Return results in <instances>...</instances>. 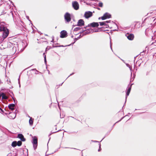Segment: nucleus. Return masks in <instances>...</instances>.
Instances as JSON below:
<instances>
[{"label": "nucleus", "mask_w": 156, "mask_h": 156, "mask_svg": "<svg viewBox=\"0 0 156 156\" xmlns=\"http://www.w3.org/2000/svg\"><path fill=\"white\" fill-rule=\"evenodd\" d=\"M9 30L7 27H0V32H3L2 37L3 39L2 41L6 38L9 34Z\"/></svg>", "instance_id": "nucleus-1"}, {"label": "nucleus", "mask_w": 156, "mask_h": 156, "mask_svg": "<svg viewBox=\"0 0 156 156\" xmlns=\"http://www.w3.org/2000/svg\"><path fill=\"white\" fill-rule=\"evenodd\" d=\"M37 140H38L37 137L36 136H34L32 142L33 145V147L34 150H35L37 148Z\"/></svg>", "instance_id": "nucleus-2"}, {"label": "nucleus", "mask_w": 156, "mask_h": 156, "mask_svg": "<svg viewBox=\"0 0 156 156\" xmlns=\"http://www.w3.org/2000/svg\"><path fill=\"white\" fill-rule=\"evenodd\" d=\"M64 19L66 23L69 22L71 20L70 14L68 12H66L64 15Z\"/></svg>", "instance_id": "nucleus-3"}, {"label": "nucleus", "mask_w": 156, "mask_h": 156, "mask_svg": "<svg viewBox=\"0 0 156 156\" xmlns=\"http://www.w3.org/2000/svg\"><path fill=\"white\" fill-rule=\"evenodd\" d=\"M5 114L7 115H9V117L10 119H14L16 116V112H9L5 113Z\"/></svg>", "instance_id": "nucleus-4"}, {"label": "nucleus", "mask_w": 156, "mask_h": 156, "mask_svg": "<svg viewBox=\"0 0 156 156\" xmlns=\"http://www.w3.org/2000/svg\"><path fill=\"white\" fill-rule=\"evenodd\" d=\"M111 17V14L107 12L105 13L103 16L101 17V19L102 20H104L110 18Z\"/></svg>", "instance_id": "nucleus-5"}, {"label": "nucleus", "mask_w": 156, "mask_h": 156, "mask_svg": "<svg viewBox=\"0 0 156 156\" xmlns=\"http://www.w3.org/2000/svg\"><path fill=\"white\" fill-rule=\"evenodd\" d=\"M93 32L94 31L93 29H91V28L87 29L85 30V31L84 33L82 35V36H83Z\"/></svg>", "instance_id": "nucleus-6"}, {"label": "nucleus", "mask_w": 156, "mask_h": 156, "mask_svg": "<svg viewBox=\"0 0 156 156\" xmlns=\"http://www.w3.org/2000/svg\"><path fill=\"white\" fill-rule=\"evenodd\" d=\"M60 37L64 38L68 36V33L65 30H62L60 33Z\"/></svg>", "instance_id": "nucleus-7"}, {"label": "nucleus", "mask_w": 156, "mask_h": 156, "mask_svg": "<svg viewBox=\"0 0 156 156\" xmlns=\"http://www.w3.org/2000/svg\"><path fill=\"white\" fill-rule=\"evenodd\" d=\"M92 12H91L88 11L85 12L84 17L86 19H88L92 16Z\"/></svg>", "instance_id": "nucleus-8"}, {"label": "nucleus", "mask_w": 156, "mask_h": 156, "mask_svg": "<svg viewBox=\"0 0 156 156\" xmlns=\"http://www.w3.org/2000/svg\"><path fill=\"white\" fill-rule=\"evenodd\" d=\"M72 5L73 8L76 10L79 9V5L77 1H74L72 2Z\"/></svg>", "instance_id": "nucleus-9"}, {"label": "nucleus", "mask_w": 156, "mask_h": 156, "mask_svg": "<svg viewBox=\"0 0 156 156\" xmlns=\"http://www.w3.org/2000/svg\"><path fill=\"white\" fill-rule=\"evenodd\" d=\"M126 36L129 40H132L134 38V35L133 34L127 33L126 34Z\"/></svg>", "instance_id": "nucleus-10"}, {"label": "nucleus", "mask_w": 156, "mask_h": 156, "mask_svg": "<svg viewBox=\"0 0 156 156\" xmlns=\"http://www.w3.org/2000/svg\"><path fill=\"white\" fill-rule=\"evenodd\" d=\"M99 23L98 22H93L88 24L87 25L88 27H98L99 26Z\"/></svg>", "instance_id": "nucleus-11"}, {"label": "nucleus", "mask_w": 156, "mask_h": 156, "mask_svg": "<svg viewBox=\"0 0 156 156\" xmlns=\"http://www.w3.org/2000/svg\"><path fill=\"white\" fill-rule=\"evenodd\" d=\"M84 25V22L83 19H80L78 22L77 25L79 27H82Z\"/></svg>", "instance_id": "nucleus-12"}, {"label": "nucleus", "mask_w": 156, "mask_h": 156, "mask_svg": "<svg viewBox=\"0 0 156 156\" xmlns=\"http://www.w3.org/2000/svg\"><path fill=\"white\" fill-rule=\"evenodd\" d=\"M17 137L20 138L21 141H25L26 140V139L24 137L23 135L22 134H18Z\"/></svg>", "instance_id": "nucleus-13"}, {"label": "nucleus", "mask_w": 156, "mask_h": 156, "mask_svg": "<svg viewBox=\"0 0 156 156\" xmlns=\"http://www.w3.org/2000/svg\"><path fill=\"white\" fill-rule=\"evenodd\" d=\"M15 105L14 104H9L8 105V108L9 109L13 111L15 110Z\"/></svg>", "instance_id": "nucleus-14"}, {"label": "nucleus", "mask_w": 156, "mask_h": 156, "mask_svg": "<svg viewBox=\"0 0 156 156\" xmlns=\"http://www.w3.org/2000/svg\"><path fill=\"white\" fill-rule=\"evenodd\" d=\"M140 24V23L139 22H136L134 25V27L136 28H140L141 26Z\"/></svg>", "instance_id": "nucleus-15"}, {"label": "nucleus", "mask_w": 156, "mask_h": 156, "mask_svg": "<svg viewBox=\"0 0 156 156\" xmlns=\"http://www.w3.org/2000/svg\"><path fill=\"white\" fill-rule=\"evenodd\" d=\"M83 36H82V35H81V34H80L79 36L77 38H75L74 40V42L73 43H72L71 44H73L76 42V41L78 39H80V38L82 37Z\"/></svg>", "instance_id": "nucleus-16"}, {"label": "nucleus", "mask_w": 156, "mask_h": 156, "mask_svg": "<svg viewBox=\"0 0 156 156\" xmlns=\"http://www.w3.org/2000/svg\"><path fill=\"white\" fill-rule=\"evenodd\" d=\"M133 84V83H132L130 85H128V88L127 89V91L126 92L130 93V91H131V87H132V86Z\"/></svg>", "instance_id": "nucleus-17"}, {"label": "nucleus", "mask_w": 156, "mask_h": 156, "mask_svg": "<svg viewBox=\"0 0 156 156\" xmlns=\"http://www.w3.org/2000/svg\"><path fill=\"white\" fill-rule=\"evenodd\" d=\"M2 99H7V97L5 94L4 93H2Z\"/></svg>", "instance_id": "nucleus-18"}, {"label": "nucleus", "mask_w": 156, "mask_h": 156, "mask_svg": "<svg viewBox=\"0 0 156 156\" xmlns=\"http://www.w3.org/2000/svg\"><path fill=\"white\" fill-rule=\"evenodd\" d=\"M11 145L12 147H14L17 146V141H15L12 142Z\"/></svg>", "instance_id": "nucleus-19"}, {"label": "nucleus", "mask_w": 156, "mask_h": 156, "mask_svg": "<svg viewBox=\"0 0 156 156\" xmlns=\"http://www.w3.org/2000/svg\"><path fill=\"white\" fill-rule=\"evenodd\" d=\"M5 23L4 22H0V27H6L5 26Z\"/></svg>", "instance_id": "nucleus-20"}, {"label": "nucleus", "mask_w": 156, "mask_h": 156, "mask_svg": "<svg viewBox=\"0 0 156 156\" xmlns=\"http://www.w3.org/2000/svg\"><path fill=\"white\" fill-rule=\"evenodd\" d=\"M34 119L30 118L29 120V123L30 125L32 126L33 125V123Z\"/></svg>", "instance_id": "nucleus-21"}, {"label": "nucleus", "mask_w": 156, "mask_h": 156, "mask_svg": "<svg viewBox=\"0 0 156 156\" xmlns=\"http://www.w3.org/2000/svg\"><path fill=\"white\" fill-rule=\"evenodd\" d=\"M22 141H18V142H17V146H20L22 144Z\"/></svg>", "instance_id": "nucleus-22"}, {"label": "nucleus", "mask_w": 156, "mask_h": 156, "mask_svg": "<svg viewBox=\"0 0 156 156\" xmlns=\"http://www.w3.org/2000/svg\"><path fill=\"white\" fill-rule=\"evenodd\" d=\"M128 116V115H126L125 116H124V117H122L120 120H119V121H118L117 122H116L113 125L112 127H114V126H115V124L119 122H120L122 119L124 118V117H126V116Z\"/></svg>", "instance_id": "nucleus-23"}, {"label": "nucleus", "mask_w": 156, "mask_h": 156, "mask_svg": "<svg viewBox=\"0 0 156 156\" xmlns=\"http://www.w3.org/2000/svg\"><path fill=\"white\" fill-rule=\"evenodd\" d=\"M129 93H128V92H126V101H125V102L124 103V105H123V107H122V108L124 107V105L126 104V101L127 98V96L129 95Z\"/></svg>", "instance_id": "nucleus-24"}, {"label": "nucleus", "mask_w": 156, "mask_h": 156, "mask_svg": "<svg viewBox=\"0 0 156 156\" xmlns=\"http://www.w3.org/2000/svg\"><path fill=\"white\" fill-rule=\"evenodd\" d=\"M100 24V26H105V25H106V24L105 22H100L98 23Z\"/></svg>", "instance_id": "nucleus-25"}, {"label": "nucleus", "mask_w": 156, "mask_h": 156, "mask_svg": "<svg viewBox=\"0 0 156 156\" xmlns=\"http://www.w3.org/2000/svg\"><path fill=\"white\" fill-rule=\"evenodd\" d=\"M85 31V30L82 29L81 31L78 34H75V35H77V34H81V35H82L83 33H84V32Z\"/></svg>", "instance_id": "nucleus-26"}, {"label": "nucleus", "mask_w": 156, "mask_h": 156, "mask_svg": "<svg viewBox=\"0 0 156 156\" xmlns=\"http://www.w3.org/2000/svg\"><path fill=\"white\" fill-rule=\"evenodd\" d=\"M81 29V28L79 27H76L74 29V31H76L79 30H80Z\"/></svg>", "instance_id": "nucleus-27"}, {"label": "nucleus", "mask_w": 156, "mask_h": 156, "mask_svg": "<svg viewBox=\"0 0 156 156\" xmlns=\"http://www.w3.org/2000/svg\"><path fill=\"white\" fill-rule=\"evenodd\" d=\"M98 6L101 7H102L103 6V3L101 2H99L98 3Z\"/></svg>", "instance_id": "nucleus-28"}, {"label": "nucleus", "mask_w": 156, "mask_h": 156, "mask_svg": "<svg viewBox=\"0 0 156 156\" xmlns=\"http://www.w3.org/2000/svg\"><path fill=\"white\" fill-rule=\"evenodd\" d=\"M61 130H58L57 131H55V132H52L51 131V133H50L48 136H51L52 134L54 133H57V132H58V131H60Z\"/></svg>", "instance_id": "nucleus-29"}, {"label": "nucleus", "mask_w": 156, "mask_h": 156, "mask_svg": "<svg viewBox=\"0 0 156 156\" xmlns=\"http://www.w3.org/2000/svg\"><path fill=\"white\" fill-rule=\"evenodd\" d=\"M99 29H102L100 30V31H105L107 30H104V29H105V27H100V28H99Z\"/></svg>", "instance_id": "nucleus-30"}, {"label": "nucleus", "mask_w": 156, "mask_h": 156, "mask_svg": "<svg viewBox=\"0 0 156 156\" xmlns=\"http://www.w3.org/2000/svg\"><path fill=\"white\" fill-rule=\"evenodd\" d=\"M70 45H71V44H69V45H66L65 46H64L63 45H59V46H55V47H66V46H70Z\"/></svg>", "instance_id": "nucleus-31"}, {"label": "nucleus", "mask_w": 156, "mask_h": 156, "mask_svg": "<svg viewBox=\"0 0 156 156\" xmlns=\"http://www.w3.org/2000/svg\"><path fill=\"white\" fill-rule=\"evenodd\" d=\"M65 116V115L64 114L62 113V114H60V117L61 118H63Z\"/></svg>", "instance_id": "nucleus-32"}, {"label": "nucleus", "mask_w": 156, "mask_h": 156, "mask_svg": "<svg viewBox=\"0 0 156 156\" xmlns=\"http://www.w3.org/2000/svg\"><path fill=\"white\" fill-rule=\"evenodd\" d=\"M51 48V46H48L47 47V48H46V51H48Z\"/></svg>", "instance_id": "nucleus-33"}, {"label": "nucleus", "mask_w": 156, "mask_h": 156, "mask_svg": "<svg viewBox=\"0 0 156 156\" xmlns=\"http://www.w3.org/2000/svg\"><path fill=\"white\" fill-rule=\"evenodd\" d=\"M0 112L2 113V114L4 113V111L3 109H2L1 107L0 106Z\"/></svg>", "instance_id": "nucleus-34"}, {"label": "nucleus", "mask_w": 156, "mask_h": 156, "mask_svg": "<svg viewBox=\"0 0 156 156\" xmlns=\"http://www.w3.org/2000/svg\"><path fill=\"white\" fill-rule=\"evenodd\" d=\"M99 148L98 150V151H100L101 150V144L100 143H99Z\"/></svg>", "instance_id": "nucleus-35"}, {"label": "nucleus", "mask_w": 156, "mask_h": 156, "mask_svg": "<svg viewBox=\"0 0 156 156\" xmlns=\"http://www.w3.org/2000/svg\"><path fill=\"white\" fill-rule=\"evenodd\" d=\"M130 69V70L131 71V77L132 76V67L131 66L130 68H129Z\"/></svg>", "instance_id": "nucleus-36"}, {"label": "nucleus", "mask_w": 156, "mask_h": 156, "mask_svg": "<svg viewBox=\"0 0 156 156\" xmlns=\"http://www.w3.org/2000/svg\"><path fill=\"white\" fill-rule=\"evenodd\" d=\"M91 141L92 142H94V143H97V142L99 143L100 142L98 141L92 140H91Z\"/></svg>", "instance_id": "nucleus-37"}, {"label": "nucleus", "mask_w": 156, "mask_h": 156, "mask_svg": "<svg viewBox=\"0 0 156 156\" xmlns=\"http://www.w3.org/2000/svg\"><path fill=\"white\" fill-rule=\"evenodd\" d=\"M112 43H111V41H110V47L112 51H113L112 49Z\"/></svg>", "instance_id": "nucleus-38"}, {"label": "nucleus", "mask_w": 156, "mask_h": 156, "mask_svg": "<svg viewBox=\"0 0 156 156\" xmlns=\"http://www.w3.org/2000/svg\"><path fill=\"white\" fill-rule=\"evenodd\" d=\"M20 76L19 77V78L18 79V83L19 84V86L20 87Z\"/></svg>", "instance_id": "nucleus-39"}, {"label": "nucleus", "mask_w": 156, "mask_h": 156, "mask_svg": "<svg viewBox=\"0 0 156 156\" xmlns=\"http://www.w3.org/2000/svg\"><path fill=\"white\" fill-rule=\"evenodd\" d=\"M100 29H96V30H95L94 31V32H99L100 31Z\"/></svg>", "instance_id": "nucleus-40"}, {"label": "nucleus", "mask_w": 156, "mask_h": 156, "mask_svg": "<svg viewBox=\"0 0 156 156\" xmlns=\"http://www.w3.org/2000/svg\"><path fill=\"white\" fill-rule=\"evenodd\" d=\"M44 63H45V64H46V65L47 64V60H46V57H45V58H44Z\"/></svg>", "instance_id": "nucleus-41"}, {"label": "nucleus", "mask_w": 156, "mask_h": 156, "mask_svg": "<svg viewBox=\"0 0 156 156\" xmlns=\"http://www.w3.org/2000/svg\"><path fill=\"white\" fill-rule=\"evenodd\" d=\"M105 22L106 24V23H110L111 22V21L110 20H108V21H106Z\"/></svg>", "instance_id": "nucleus-42"}, {"label": "nucleus", "mask_w": 156, "mask_h": 156, "mask_svg": "<svg viewBox=\"0 0 156 156\" xmlns=\"http://www.w3.org/2000/svg\"><path fill=\"white\" fill-rule=\"evenodd\" d=\"M26 18H27V20H28L30 22H31V20L29 19V16H26Z\"/></svg>", "instance_id": "nucleus-43"}, {"label": "nucleus", "mask_w": 156, "mask_h": 156, "mask_svg": "<svg viewBox=\"0 0 156 156\" xmlns=\"http://www.w3.org/2000/svg\"><path fill=\"white\" fill-rule=\"evenodd\" d=\"M152 44L154 45H156V41L155 42H152Z\"/></svg>", "instance_id": "nucleus-44"}, {"label": "nucleus", "mask_w": 156, "mask_h": 156, "mask_svg": "<svg viewBox=\"0 0 156 156\" xmlns=\"http://www.w3.org/2000/svg\"><path fill=\"white\" fill-rule=\"evenodd\" d=\"M126 66L130 68V67L131 66L130 65L128 64H126Z\"/></svg>", "instance_id": "nucleus-45"}, {"label": "nucleus", "mask_w": 156, "mask_h": 156, "mask_svg": "<svg viewBox=\"0 0 156 156\" xmlns=\"http://www.w3.org/2000/svg\"><path fill=\"white\" fill-rule=\"evenodd\" d=\"M134 80V79H132V78H130V82H133Z\"/></svg>", "instance_id": "nucleus-46"}, {"label": "nucleus", "mask_w": 156, "mask_h": 156, "mask_svg": "<svg viewBox=\"0 0 156 156\" xmlns=\"http://www.w3.org/2000/svg\"><path fill=\"white\" fill-rule=\"evenodd\" d=\"M135 74H134V73H133V78H132V79H134L135 78Z\"/></svg>", "instance_id": "nucleus-47"}, {"label": "nucleus", "mask_w": 156, "mask_h": 156, "mask_svg": "<svg viewBox=\"0 0 156 156\" xmlns=\"http://www.w3.org/2000/svg\"><path fill=\"white\" fill-rule=\"evenodd\" d=\"M135 74H134V73H133V78H132V79H134L135 78Z\"/></svg>", "instance_id": "nucleus-48"}, {"label": "nucleus", "mask_w": 156, "mask_h": 156, "mask_svg": "<svg viewBox=\"0 0 156 156\" xmlns=\"http://www.w3.org/2000/svg\"><path fill=\"white\" fill-rule=\"evenodd\" d=\"M106 26L105 28H108L109 27V26L108 25L106 24V25L105 26Z\"/></svg>", "instance_id": "nucleus-49"}, {"label": "nucleus", "mask_w": 156, "mask_h": 156, "mask_svg": "<svg viewBox=\"0 0 156 156\" xmlns=\"http://www.w3.org/2000/svg\"><path fill=\"white\" fill-rule=\"evenodd\" d=\"M12 99L14 101V102L15 103V101H16V99L15 98H12Z\"/></svg>", "instance_id": "nucleus-50"}, {"label": "nucleus", "mask_w": 156, "mask_h": 156, "mask_svg": "<svg viewBox=\"0 0 156 156\" xmlns=\"http://www.w3.org/2000/svg\"><path fill=\"white\" fill-rule=\"evenodd\" d=\"M31 70L32 71L36 70L37 72H38V71L36 69H32Z\"/></svg>", "instance_id": "nucleus-51"}, {"label": "nucleus", "mask_w": 156, "mask_h": 156, "mask_svg": "<svg viewBox=\"0 0 156 156\" xmlns=\"http://www.w3.org/2000/svg\"><path fill=\"white\" fill-rule=\"evenodd\" d=\"M74 73H72L70 75H69V76H68V77H69L70 76H72V75H73V74H74Z\"/></svg>", "instance_id": "nucleus-52"}, {"label": "nucleus", "mask_w": 156, "mask_h": 156, "mask_svg": "<svg viewBox=\"0 0 156 156\" xmlns=\"http://www.w3.org/2000/svg\"><path fill=\"white\" fill-rule=\"evenodd\" d=\"M144 51H143V52H141V53H140V55H143V53H144Z\"/></svg>", "instance_id": "nucleus-53"}, {"label": "nucleus", "mask_w": 156, "mask_h": 156, "mask_svg": "<svg viewBox=\"0 0 156 156\" xmlns=\"http://www.w3.org/2000/svg\"><path fill=\"white\" fill-rule=\"evenodd\" d=\"M9 92L10 93H12V95H13V92H12V91H11V90H9Z\"/></svg>", "instance_id": "nucleus-54"}, {"label": "nucleus", "mask_w": 156, "mask_h": 156, "mask_svg": "<svg viewBox=\"0 0 156 156\" xmlns=\"http://www.w3.org/2000/svg\"><path fill=\"white\" fill-rule=\"evenodd\" d=\"M88 27L87 26H86V27H84V30L87 29L86 28L88 27Z\"/></svg>", "instance_id": "nucleus-55"}, {"label": "nucleus", "mask_w": 156, "mask_h": 156, "mask_svg": "<svg viewBox=\"0 0 156 156\" xmlns=\"http://www.w3.org/2000/svg\"><path fill=\"white\" fill-rule=\"evenodd\" d=\"M43 56L44 57V58H45V57H46V56L44 53L43 54Z\"/></svg>", "instance_id": "nucleus-56"}, {"label": "nucleus", "mask_w": 156, "mask_h": 156, "mask_svg": "<svg viewBox=\"0 0 156 156\" xmlns=\"http://www.w3.org/2000/svg\"><path fill=\"white\" fill-rule=\"evenodd\" d=\"M10 96L11 97V98H12H12H14V95H13L12 94V95H10Z\"/></svg>", "instance_id": "nucleus-57"}, {"label": "nucleus", "mask_w": 156, "mask_h": 156, "mask_svg": "<svg viewBox=\"0 0 156 156\" xmlns=\"http://www.w3.org/2000/svg\"><path fill=\"white\" fill-rule=\"evenodd\" d=\"M149 73V72H147L146 73V75H148Z\"/></svg>", "instance_id": "nucleus-58"}, {"label": "nucleus", "mask_w": 156, "mask_h": 156, "mask_svg": "<svg viewBox=\"0 0 156 156\" xmlns=\"http://www.w3.org/2000/svg\"><path fill=\"white\" fill-rule=\"evenodd\" d=\"M51 42H54V37L53 38H52V41H51Z\"/></svg>", "instance_id": "nucleus-59"}, {"label": "nucleus", "mask_w": 156, "mask_h": 156, "mask_svg": "<svg viewBox=\"0 0 156 156\" xmlns=\"http://www.w3.org/2000/svg\"><path fill=\"white\" fill-rule=\"evenodd\" d=\"M17 154H17L16 153L15 154V155L14 156H17Z\"/></svg>", "instance_id": "nucleus-60"}, {"label": "nucleus", "mask_w": 156, "mask_h": 156, "mask_svg": "<svg viewBox=\"0 0 156 156\" xmlns=\"http://www.w3.org/2000/svg\"><path fill=\"white\" fill-rule=\"evenodd\" d=\"M64 82H63L61 84H60L59 86H62V84Z\"/></svg>", "instance_id": "nucleus-61"}, {"label": "nucleus", "mask_w": 156, "mask_h": 156, "mask_svg": "<svg viewBox=\"0 0 156 156\" xmlns=\"http://www.w3.org/2000/svg\"><path fill=\"white\" fill-rule=\"evenodd\" d=\"M146 20V19H145L144 20V21H143V23H144V22H145V21Z\"/></svg>", "instance_id": "nucleus-62"}, {"label": "nucleus", "mask_w": 156, "mask_h": 156, "mask_svg": "<svg viewBox=\"0 0 156 156\" xmlns=\"http://www.w3.org/2000/svg\"><path fill=\"white\" fill-rule=\"evenodd\" d=\"M52 46H53V47H55V46H54V44H53L52 45Z\"/></svg>", "instance_id": "nucleus-63"}, {"label": "nucleus", "mask_w": 156, "mask_h": 156, "mask_svg": "<svg viewBox=\"0 0 156 156\" xmlns=\"http://www.w3.org/2000/svg\"><path fill=\"white\" fill-rule=\"evenodd\" d=\"M97 9H98V10H100V8H97Z\"/></svg>", "instance_id": "nucleus-64"}]
</instances>
